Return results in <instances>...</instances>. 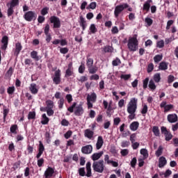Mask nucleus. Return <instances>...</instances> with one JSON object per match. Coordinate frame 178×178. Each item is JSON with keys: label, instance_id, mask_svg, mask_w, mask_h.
Masks as SVG:
<instances>
[{"label": "nucleus", "instance_id": "26", "mask_svg": "<svg viewBox=\"0 0 178 178\" xmlns=\"http://www.w3.org/2000/svg\"><path fill=\"white\" fill-rule=\"evenodd\" d=\"M87 101H89L90 102H95L97 101V94H95V92H93L90 95H88Z\"/></svg>", "mask_w": 178, "mask_h": 178}, {"label": "nucleus", "instance_id": "34", "mask_svg": "<svg viewBox=\"0 0 178 178\" xmlns=\"http://www.w3.org/2000/svg\"><path fill=\"white\" fill-rule=\"evenodd\" d=\"M163 153V147H162V145H160L158 149L156 151L155 155L156 156L159 157L161 156V155H162Z\"/></svg>", "mask_w": 178, "mask_h": 178}, {"label": "nucleus", "instance_id": "10", "mask_svg": "<svg viewBox=\"0 0 178 178\" xmlns=\"http://www.w3.org/2000/svg\"><path fill=\"white\" fill-rule=\"evenodd\" d=\"M166 102L163 101L160 104V108H164V113H166L168 112H170V111H172V109H174L175 106L173 104H166Z\"/></svg>", "mask_w": 178, "mask_h": 178}, {"label": "nucleus", "instance_id": "9", "mask_svg": "<svg viewBox=\"0 0 178 178\" xmlns=\"http://www.w3.org/2000/svg\"><path fill=\"white\" fill-rule=\"evenodd\" d=\"M162 134H164L165 137V141H170L172 138H173V135L169 131H168V129L165 127H161V128Z\"/></svg>", "mask_w": 178, "mask_h": 178}, {"label": "nucleus", "instance_id": "54", "mask_svg": "<svg viewBox=\"0 0 178 178\" xmlns=\"http://www.w3.org/2000/svg\"><path fill=\"white\" fill-rule=\"evenodd\" d=\"M154 80L155 83H159L161 81V74H155L154 75Z\"/></svg>", "mask_w": 178, "mask_h": 178}, {"label": "nucleus", "instance_id": "33", "mask_svg": "<svg viewBox=\"0 0 178 178\" xmlns=\"http://www.w3.org/2000/svg\"><path fill=\"white\" fill-rule=\"evenodd\" d=\"M94 59H92V58H88L87 57V60H86V66L87 67H91L92 66H94Z\"/></svg>", "mask_w": 178, "mask_h": 178}, {"label": "nucleus", "instance_id": "14", "mask_svg": "<svg viewBox=\"0 0 178 178\" xmlns=\"http://www.w3.org/2000/svg\"><path fill=\"white\" fill-rule=\"evenodd\" d=\"M73 74H74L73 71V63H70L68 64V67L65 71V77H70V76H73Z\"/></svg>", "mask_w": 178, "mask_h": 178}, {"label": "nucleus", "instance_id": "59", "mask_svg": "<svg viewBox=\"0 0 178 178\" xmlns=\"http://www.w3.org/2000/svg\"><path fill=\"white\" fill-rule=\"evenodd\" d=\"M27 151H28V155H30V154H33V152L34 151V147H33L30 145H28Z\"/></svg>", "mask_w": 178, "mask_h": 178}, {"label": "nucleus", "instance_id": "47", "mask_svg": "<svg viewBox=\"0 0 178 178\" xmlns=\"http://www.w3.org/2000/svg\"><path fill=\"white\" fill-rule=\"evenodd\" d=\"M130 146V141L128 140H124L121 143V147L122 148H127Z\"/></svg>", "mask_w": 178, "mask_h": 178}, {"label": "nucleus", "instance_id": "12", "mask_svg": "<svg viewBox=\"0 0 178 178\" xmlns=\"http://www.w3.org/2000/svg\"><path fill=\"white\" fill-rule=\"evenodd\" d=\"M44 151H45V147H44V144L41 140L39 141V146H38V153L36 154V159H40L41 158V155L44 154Z\"/></svg>", "mask_w": 178, "mask_h": 178}, {"label": "nucleus", "instance_id": "63", "mask_svg": "<svg viewBox=\"0 0 178 178\" xmlns=\"http://www.w3.org/2000/svg\"><path fill=\"white\" fill-rule=\"evenodd\" d=\"M137 164V158L134 157L131 161V168H136V165Z\"/></svg>", "mask_w": 178, "mask_h": 178}, {"label": "nucleus", "instance_id": "35", "mask_svg": "<svg viewBox=\"0 0 178 178\" xmlns=\"http://www.w3.org/2000/svg\"><path fill=\"white\" fill-rule=\"evenodd\" d=\"M159 69L160 70H168V63L165 62H161L159 64Z\"/></svg>", "mask_w": 178, "mask_h": 178}, {"label": "nucleus", "instance_id": "58", "mask_svg": "<svg viewBox=\"0 0 178 178\" xmlns=\"http://www.w3.org/2000/svg\"><path fill=\"white\" fill-rule=\"evenodd\" d=\"M44 162H45V160H44V158L38 159V166L39 168H42V165H44Z\"/></svg>", "mask_w": 178, "mask_h": 178}, {"label": "nucleus", "instance_id": "53", "mask_svg": "<svg viewBox=\"0 0 178 178\" xmlns=\"http://www.w3.org/2000/svg\"><path fill=\"white\" fill-rule=\"evenodd\" d=\"M17 5H19V0H11L10 7L15 8V6H17Z\"/></svg>", "mask_w": 178, "mask_h": 178}, {"label": "nucleus", "instance_id": "8", "mask_svg": "<svg viewBox=\"0 0 178 178\" xmlns=\"http://www.w3.org/2000/svg\"><path fill=\"white\" fill-rule=\"evenodd\" d=\"M24 19L26 22H33L37 19V14L34 11H28L24 15Z\"/></svg>", "mask_w": 178, "mask_h": 178}, {"label": "nucleus", "instance_id": "50", "mask_svg": "<svg viewBox=\"0 0 178 178\" xmlns=\"http://www.w3.org/2000/svg\"><path fill=\"white\" fill-rule=\"evenodd\" d=\"M58 104V108H59V109H62V108H63V105H64V104H65V99H64L63 97H61V98L59 99Z\"/></svg>", "mask_w": 178, "mask_h": 178}, {"label": "nucleus", "instance_id": "4", "mask_svg": "<svg viewBox=\"0 0 178 178\" xmlns=\"http://www.w3.org/2000/svg\"><path fill=\"white\" fill-rule=\"evenodd\" d=\"M138 99L135 97L131 99L130 102L127 105V112L128 113H136V111H137V102Z\"/></svg>", "mask_w": 178, "mask_h": 178}, {"label": "nucleus", "instance_id": "44", "mask_svg": "<svg viewBox=\"0 0 178 178\" xmlns=\"http://www.w3.org/2000/svg\"><path fill=\"white\" fill-rule=\"evenodd\" d=\"M79 73L81 74H83L86 70V65L84 63H81V65L79 67Z\"/></svg>", "mask_w": 178, "mask_h": 178}, {"label": "nucleus", "instance_id": "48", "mask_svg": "<svg viewBox=\"0 0 178 178\" xmlns=\"http://www.w3.org/2000/svg\"><path fill=\"white\" fill-rule=\"evenodd\" d=\"M49 10V8L48 7H44L41 10V15L42 16H45V15H48V12Z\"/></svg>", "mask_w": 178, "mask_h": 178}, {"label": "nucleus", "instance_id": "55", "mask_svg": "<svg viewBox=\"0 0 178 178\" xmlns=\"http://www.w3.org/2000/svg\"><path fill=\"white\" fill-rule=\"evenodd\" d=\"M136 138H137V134H132L130 136L129 140H130L131 144L135 143Z\"/></svg>", "mask_w": 178, "mask_h": 178}, {"label": "nucleus", "instance_id": "7", "mask_svg": "<svg viewBox=\"0 0 178 178\" xmlns=\"http://www.w3.org/2000/svg\"><path fill=\"white\" fill-rule=\"evenodd\" d=\"M50 23L53 24V29H60V19L56 16L50 17Z\"/></svg>", "mask_w": 178, "mask_h": 178}, {"label": "nucleus", "instance_id": "41", "mask_svg": "<svg viewBox=\"0 0 178 178\" xmlns=\"http://www.w3.org/2000/svg\"><path fill=\"white\" fill-rule=\"evenodd\" d=\"M15 91H16V88H15V86H10L7 89V92L9 95H13Z\"/></svg>", "mask_w": 178, "mask_h": 178}, {"label": "nucleus", "instance_id": "16", "mask_svg": "<svg viewBox=\"0 0 178 178\" xmlns=\"http://www.w3.org/2000/svg\"><path fill=\"white\" fill-rule=\"evenodd\" d=\"M167 164H168V161L166 160V158H165V156H162L159 157V168L162 169V168H165V166H166Z\"/></svg>", "mask_w": 178, "mask_h": 178}, {"label": "nucleus", "instance_id": "42", "mask_svg": "<svg viewBox=\"0 0 178 178\" xmlns=\"http://www.w3.org/2000/svg\"><path fill=\"white\" fill-rule=\"evenodd\" d=\"M112 65L113 66H119V65H122V61L119 58H116L112 61Z\"/></svg>", "mask_w": 178, "mask_h": 178}, {"label": "nucleus", "instance_id": "18", "mask_svg": "<svg viewBox=\"0 0 178 178\" xmlns=\"http://www.w3.org/2000/svg\"><path fill=\"white\" fill-rule=\"evenodd\" d=\"M9 42V38L7 35L3 36L1 39V43L3 45L1 46V49H3L4 51L8 48V44Z\"/></svg>", "mask_w": 178, "mask_h": 178}, {"label": "nucleus", "instance_id": "32", "mask_svg": "<svg viewBox=\"0 0 178 178\" xmlns=\"http://www.w3.org/2000/svg\"><path fill=\"white\" fill-rule=\"evenodd\" d=\"M41 123L42 124H48L49 123V118L47 117V114L44 113L42 115Z\"/></svg>", "mask_w": 178, "mask_h": 178}, {"label": "nucleus", "instance_id": "27", "mask_svg": "<svg viewBox=\"0 0 178 178\" xmlns=\"http://www.w3.org/2000/svg\"><path fill=\"white\" fill-rule=\"evenodd\" d=\"M31 58L35 60V62H38V60H40V56H38V52H37V51H33L31 52Z\"/></svg>", "mask_w": 178, "mask_h": 178}, {"label": "nucleus", "instance_id": "51", "mask_svg": "<svg viewBox=\"0 0 178 178\" xmlns=\"http://www.w3.org/2000/svg\"><path fill=\"white\" fill-rule=\"evenodd\" d=\"M13 13H15V10H13V7H9L8 10H7V15L8 17H10V16H12V15H13Z\"/></svg>", "mask_w": 178, "mask_h": 178}, {"label": "nucleus", "instance_id": "36", "mask_svg": "<svg viewBox=\"0 0 178 178\" xmlns=\"http://www.w3.org/2000/svg\"><path fill=\"white\" fill-rule=\"evenodd\" d=\"M149 88L152 90V91H154V90H156V86L155 85V83L154 82V80L151 79L149 81Z\"/></svg>", "mask_w": 178, "mask_h": 178}, {"label": "nucleus", "instance_id": "5", "mask_svg": "<svg viewBox=\"0 0 178 178\" xmlns=\"http://www.w3.org/2000/svg\"><path fill=\"white\" fill-rule=\"evenodd\" d=\"M93 170L97 172V173H102L105 165H104V160H99L98 161H94L92 163Z\"/></svg>", "mask_w": 178, "mask_h": 178}, {"label": "nucleus", "instance_id": "56", "mask_svg": "<svg viewBox=\"0 0 178 178\" xmlns=\"http://www.w3.org/2000/svg\"><path fill=\"white\" fill-rule=\"evenodd\" d=\"M131 77V74H121L120 79H122L123 80H125V81H127Z\"/></svg>", "mask_w": 178, "mask_h": 178}, {"label": "nucleus", "instance_id": "19", "mask_svg": "<svg viewBox=\"0 0 178 178\" xmlns=\"http://www.w3.org/2000/svg\"><path fill=\"white\" fill-rule=\"evenodd\" d=\"M29 90L33 95H36V94H38V88H37V84L34 83H31L29 86Z\"/></svg>", "mask_w": 178, "mask_h": 178}, {"label": "nucleus", "instance_id": "62", "mask_svg": "<svg viewBox=\"0 0 178 178\" xmlns=\"http://www.w3.org/2000/svg\"><path fill=\"white\" fill-rule=\"evenodd\" d=\"M157 48H163L165 47V42L163 40H160L156 43Z\"/></svg>", "mask_w": 178, "mask_h": 178}, {"label": "nucleus", "instance_id": "6", "mask_svg": "<svg viewBox=\"0 0 178 178\" xmlns=\"http://www.w3.org/2000/svg\"><path fill=\"white\" fill-rule=\"evenodd\" d=\"M129 8V4L127 3H122L115 6L114 10V16L116 19L119 17V15L123 11L124 9H127Z\"/></svg>", "mask_w": 178, "mask_h": 178}, {"label": "nucleus", "instance_id": "2", "mask_svg": "<svg viewBox=\"0 0 178 178\" xmlns=\"http://www.w3.org/2000/svg\"><path fill=\"white\" fill-rule=\"evenodd\" d=\"M127 47L131 52H136L138 49V40L137 39V35H134L132 38H130L128 40Z\"/></svg>", "mask_w": 178, "mask_h": 178}, {"label": "nucleus", "instance_id": "24", "mask_svg": "<svg viewBox=\"0 0 178 178\" xmlns=\"http://www.w3.org/2000/svg\"><path fill=\"white\" fill-rule=\"evenodd\" d=\"M102 155H104V152L102 151L99 153H94L92 155L91 159L94 161V162H95V161H98V159H99Z\"/></svg>", "mask_w": 178, "mask_h": 178}, {"label": "nucleus", "instance_id": "61", "mask_svg": "<svg viewBox=\"0 0 178 178\" xmlns=\"http://www.w3.org/2000/svg\"><path fill=\"white\" fill-rule=\"evenodd\" d=\"M120 154L122 156H127L129 155V150L127 149H121Z\"/></svg>", "mask_w": 178, "mask_h": 178}, {"label": "nucleus", "instance_id": "25", "mask_svg": "<svg viewBox=\"0 0 178 178\" xmlns=\"http://www.w3.org/2000/svg\"><path fill=\"white\" fill-rule=\"evenodd\" d=\"M138 126H140V123H138L137 121H134L130 124L129 129L132 131H136V130H138Z\"/></svg>", "mask_w": 178, "mask_h": 178}, {"label": "nucleus", "instance_id": "49", "mask_svg": "<svg viewBox=\"0 0 178 178\" xmlns=\"http://www.w3.org/2000/svg\"><path fill=\"white\" fill-rule=\"evenodd\" d=\"M29 120H31V119H35V111H30L28 115Z\"/></svg>", "mask_w": 178, "mask_h": 178}, {"label": "nucleus", "instance_id": "21", "mask_svg": "<svg viewBox=\"0 0 178 178\" xmlns=\"http://www.w3.org/2000/svg\"><path fill=\"white\" fill-rule=\"evenodd\" d=\"M102 145H104V138L102 136H98L96 143V149H101V148H102Z\"/></svg>", "mask_w": 178, "mask_h": 178}, {"label": "nucleus", "instance_id": "15", "mask_svg": "<svg viewBox=\"0 0 178 178\" xmlns=\"http://www.w3.org/2000/svg\"><path fill=\"white\" fill-rule=\"evenodd\" d=\"M81 152L82 154H91V152H92V145H87L86 146L82 147Z\"/></svg>", "mask_w": 178, "mask_h": 178}, {"label": "nucleus", "instance_id": "13", "mask_svg": "<svg viewBox=\"0 0 178 178\" xmlns=\"http://www.w3.org/2000/svg\"><path fill=\"white\" fill-rule=\"evenodd\" d=\"M60 70H57L55 72H54V77L53 78V81L54 83V84H60Z\"/></svg>", "mask_w": 178, "mask_h": 178}, {"label": "nucleus", "instance_id": "60", "mask_svg": "<svg viewBox=\"0 0 178 178\" xmlns=\"http://www.w3.org/2000/svg\"><path fill=\"white\" fill-rule=\"evenodd\" d=\"M104 51L106 53L112 52V47L111 46H104Z\"/></svg>", "mask_w": 178, "mask_h": 178}, {"label": "nucleus", "instance_id": "30", "mask_svg": "<svg viewBox=\"0 0 178 178\" xmlns=\"http://www.w3.org/2000/svg\"><path fill=\"white\" fill-rule=\"evenodd\" d=\"M151 2H152V0H147L143 5V10H146L148 12L149 10V8H151Z\"/></svg>", "mask_w": 178, "mask_h": 178}, {"label": "nucleus", "instance_id": "20", "mask_svg": "<svg viewBox=\"0 0 178 178\" xmlns=\"http://www.w3.org/2000/svg\"><path fill=\"white\" fill-rule=\"evenodd\" d=\"M23 49V46H22V43L20 42H17L15 44V50L14 51V55L16 56H19V54H20V51Z\"/></svg>", "mask_w": 178, "mask_h": 178}, {"label": "nucleus", "instance_id": "45", "mask_svg": "<svg viewBox=\"0 0 178 178\" xmlns=\"http://www.w3.org/2000/svg\"><path fill=\"white\" fill-rule=\"evenodd\" d=\"M95 8H97V2H92L88 5V6L86 7V9H92V10H94Z\"/></svg>", "mask_w": 178, "mask_h": 178}, {"label": "nucleus", "instance_id": "37", "mask_svg": "<svg viewBox=\"0 0 178 178\" xmlns=\"http://www.w3.org/2000/svg\"><path fill=\"white\" fill-rule=\"evenodd\" d=\"M24 65L26 66H33L34 62H33V60L31 58H25L24 60Z\"/></svg>", "mask_w": 178, "mask_h": 178}, {"label": "nucleus", "instance_id": "1", "mask_svg": "<svg viewBox=\"0 0 178 178\" xmlns=\"http://www.w3.org/2000/svg\"><path fill=\"white\" fill-rule=\"evenodd\" d=\"M67 111L70 113H74L75 116H82L84 113L83 104H80L79 105H77V102H74L72 106L67 108Z\"/></svg>", "mask_w": 178, "mask_h": 178}, {"label": "nucleus", "instance_id": "38", "mask_svg": "<svg viewBox=\"0 0 178 178\" xmlns=\"http://www.w3.org/2000/svg\"><path fill=\"white\" fill-rule=\"evenodd\" d=\"M46 105L47 109H53L54 108V102L51 99L47 100L46 101Z\"/></svg>", "mask_w": 178, "mask_h": 178}, {"label": "nucleus", "instance_id": "3", "mask_svg": "<svg viewBox=\"0 0 178 178\" xmlns=\"http://www.w3.org/2000/svg\"><path fill=\"white\" fill-rule=\"evenodd\" d=\"M86 171L87 173L86 174V168H80L78 170L79 176L82 177H84V176L91 177L92 176V173L91 172V162L90 161L86 163Z\"/></svg>", "mask_w": 178, "mask_h": 178}, {"label": "nucleus", "instance_id": "31", "mask_svg": "<svg viewBox=\"0 0 178 178\" xmlns=\"http://www.w3.org/2000/svg\"><path fill=\"white\" fill-rule=\"evenodd\" d=\"M9 114V108H6V106H3V122L5 123L6 122V117L8 116V115Z\"/></svg>", "mask_w": 178, "mask_h": 178}, {"label": "nucleus", "instance_id": "52", "mask_svg": "<svg viewBox=\"0 0 178 178\" xmlns=\"http://www.w3.org/2000/svg\"><path fill=\"white\" fill-rule=\"evenodd\" d=\"M72 134H73V131H72L71 130H69L64 134V137L65 138H66V140H69V138L72 137Z\"/></svg>", "mask_w": 178, "mask_h": 178}, {"label": "nucleus", "instance_id": "57", "mask_svg": "<svg viewBox=\"0 0 178 178\" xmlns=\"http://www.w3.org/2000/svg\"><path fill=\"white\" fill-rule=\"evenodd\" d=\"M145 23H147V26H152V23H154V21L152 20V19L149 18V17H146L145 19Z\"/></svg>", "mask_w": 178, "mask_h": 178}, {"label": "nucleus", "instance_id": "28", "mask_svg": "<svg viewBox=\"0 0 178 178\" xmlns=\"http://www.w3.org/2000/svg\"><path fill=\"white\" fill-rule=\"evenodd\" d=\"M88 70L90 74H95L98 72V67L92 65V67H89Z\"/></svg>", "mask_w": 178, "mask_h": 178}, {"label": "nucleus", "instance_id": "29", "mask_svg": "<svg viewBox=\"0 0 178 178\" xmlns=\"http://www.w3.org/2000/svg\"><path fill=\"white\" fill-rule=\"evenodd\" d=\"M17 130H19V127L17 124H12L10 127V131L13 134H17Z\"/></svg>", "mask_w": 178, "mask_h": 178}, {"label": "nucleus", "instance_id": "11", "mask_svg": "<svg viewBox=\"0 0 178 178\" xmlns=\"http://www.w3.org/2000/svg\"><path fill=\"white\" fill-rule=\"evenodd\" d=\"M54 175H55V168L52 167H48L44 173V176L45 178L53 177Z\"/></svg>", "mask_w": 178, "mask_h": 178}, {"label": "nucleus", "instance_id": "23", "mask_svg": "<svg viewBox=\"0 0 178 178\" xmlns=\"http://www.w3.org/2000/svg\"><path fill=\"white\" fill-rule=\"evenodd\" d=\"M84 136L89 140H91L92 137H94V131H91L90 129H87L85 130Z\"/></svg>", "mask_w": 178, "mask_h": 178}, {"label": "nucleus", "instance_id": "46", "mask_svg": "<svg viewBox=\"0 0 178 178\" xmlns=\"http://www.w3.org/2000/svg\"><path fill=\"white\" fill-rule=\"evenodd\" d=\"M162 55L157 54L154 57V60L155 63H159V62H161L162 60Z\"/></svg>", "mask_w": 178, "mask_h": 178}, {"label": "nucleus", "instance_id": "17", "mask_svg": "<svg viewBox=\"0 0 178 178\" xmlns=\"http://www.w3.org/2000/svg\"><path fill=\"white\" fill-rule=\"evenodd\" d=\"M167 120L169 123H176L178 120V117L177 114H169L167 116Z\"/></svg>", "mask_w": 178, "mask_h": 178}, {"label": "nucleus", "instance_id": "64", "mask_svg": "<svg viewBox=\"0 0 178 178\" xmlns=\"http://www.w3.org/2000/svg\"><path fill=\"white\" fill-rule=\"evenodd\" d=\"M140 154L145 158V157L148 156V150H147L146 149H141Z\"/></svg>", "mask_w": 178, "mask_h": 178}, {"label": "nucleus", "instance_id": "43", "mask_svg": "<svg viewBox=\"0 0 178 178\" xmlns=\"http://www.w3.org/2000/svg\"><path fill=\"white\" fill-rule=\"evenodd\" d=\"M89 30L92 33V34H95L97 31H98V29H97V27L95 26V24H92L89 28Z\"/></svg>", "mask_w": 178, "mask_h": 178}, {"label": "nucleus", "instance_id": "40", "mask_svg": "<svg viewBox=\"0 0 178 178\" xmlns=\"http://www.w3.org/2000/svg\"><path fill=\"white\" fill-rule=\"evenodd\" d=\"M152 132L154 133V136H156V137H159V134H160L159 127L156 126L153 127Z\"/></svg>", "mask_w": 178, "mask_h": 178}, {"label": "nucleus", "instance_id": "22", "mask_svg": "<svg viewBox=\"0 0 178 178\" xmlns=\"http://www.w3.org/2000/svg\"><path fill=\"white\" fill-rule=\"evenodd\" d=\"M79 20V24L81 27H82L83 31H84V30H86V29L87 28V23L86 22V19L83 17V16H80Z\"/></svg>", "mask_w": 178, "mask_h": 178}, {"label": "nucleus", "instance_id": "39", "mask_svg": "<svg viewBox=\"0 0 178 178\" xmlns=\"http://www.w3.org/2000/svg\"><path fill=\"white\" fill-rule=\"evenodd\" d=\"M149 81V78L147 77L143 81V90H147L148 88V83Z\"/></svg>", "mask_w": 178, "mask_h": 178}]
</instances>
